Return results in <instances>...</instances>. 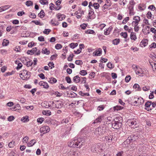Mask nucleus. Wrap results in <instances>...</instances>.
<instances>
[{
  "mask_svg": "<svg viewBox=\"0 0 156 156\" xmlns=\"http://www.w3.org/2000/svg\"><path fill=\"white\" fill-rule=\"evenodd\" d=\"M122 117L120 116L117 117L113 121L112 126L115 129H119L122 125Z\"/></svg>",
  "mask_w": 156,
  "mask_h": 156,
  "instance_id": "f257e3e1",
  "label": "nucleus"
},
{
  "mask_svg": "<svg viewBox=\"0 0 156 156\" xmlns=\"http://www.w3.org/2000/svg\"><path fill=\"white\" fill-rule=\"evenodd\" d=\"M107 130V128L105 126H101L95 129L94 133L97 135H102L105 133Z\"/></svg>",
  "mask_w": 156,
  "mask_h": 156,
  "instance_id": "f03ea898",
  "label": "nucleus"
},
{
  "mask_svg": "<svg viewBox=\"0 0 156 156\" xmlns=\"http://www.w3.org/2000/svg\"><path fill=\"white\" fill-rule=\"evenodd\" d=\"M132 67L133 69L134 70L136 73V74H140L142 75H140L141 76H143V75L142 74L144 73V71H146V69H142L139 66H137L136 65H132Z\"/></svg>",
  "mask_w": 156,
  "mask_h": 156,
  "instance_id": "7ed1b4c3",
  "label": "nucleus"
},
{
  "mask_svg": "<svg viewBox=\"0 0 156 156\" xmlns=\"http://www.w3.org/2000/svg\"><path fill=\"white\" fill-rule=\"evenodd\" d=\"M30 72L27 71L26 70H23L21 71V73L20 74V77L23 80H26L29 79L30 76Z\"/></svg>",
  "mask_w": 156,
  "mask_h": 156,
  "instance_id": "20e7f679",
  "label": "nucleus"
},
{
  "mask_svg": "<svg viewBox=\"0 0 156 156\" xmlns=\"http://www.w3.org/2000/svg\"><path fill=\"white\" fill-rule=\"evenodd\" d=\"M50 103V105H52V107H55L57 108H61L62 107L63 105V103L60 101H55L54 102L51 101Z\"/></svg>",
  "mask_w": 156,
  "mask_h": 156,
  "instance_id": "39448f33",
  "label": "nucleus"
},
{
  "mask_svg": "<svg viewBox=\"0 0 156 156\" xmlns=\"http://www.w3.org/2000/svg\"><path fill=\"white\" fill-rule=\"evenodd\" d=\"M74 142V147L80 148L81 145L83 142L81 139H75Z\"/></svg>",
  "mask_w": 156,
  "mask_h": 156,
  "instance_id": "423d86ee",
  "label": "nucleus"
},
{
  "mask_svg": "<svg viewBox=\"0 0 156 156\" xmlns=\"http://www.w3.org/2000/svg\"><path fill=\"white\" fill-rule=\"evenodd\" d=\"M49 127L48 126H44L40 129V131L43 134H45L48 132L50 131Z\"/></svg>",
  "mask_w": 156,
  "mask_h": 156,
  "instance_id": "0eeeda50",
  "label": "nucleus"
},
{
  "mask_svg": "<svg viewBox=\"0 0 156 156\" xmlns=\"http://www.w3.org/2000/svg\"><path fill=\"white\" fill-rule=\"evenodd\" d=\"M95 17L94 10L91 8H89L88 18L90 19H94Z\"/></svg>",
  "mask_w": 156,
  "mask_h": 156,
  "instance_id": "6e6552de",
  "label": "nucleus"
},
{
  "mask_svg": "<svg viewBox=\"0 0 156 156\" xmlns=\"http://www.w3.org/2000/svg\"><path fill=\"white\" fill-rule=\"evenodd\" d=\"M128 122L129 126H131L132 128H134L137 124L136 122L133 119H130Z\"/></svg>",
  "mask_w": 156,
  "mask_h": 156,
  "instance_id": "1a4fd4ad",
  "label": "nucleus"
},
{
  "mask_svg": "<svg viewBox=\"0 0 156 156\" xmlns=\"http://www.w3.org/2000/svg\"><path fill=\"white\" fill-rule=\"evenodd\" d=\"M138 138V136L133 134L129 136L128 139H129L130 142L135 141Z\"/></svg>",
  "mask_w": 156,
  "mask_h": 156,
  "instance_id": "9d476101",
  "label": "nucleus"
},
{
  "mask_svg": "<svg viewBox=\"0 0 156 156\" xmlns=\"http://www.w3.org/2000/svg\"><path fill=\"white\" fill-rule=\"evenodd\" d=\"M99 145H93L91 147V151L94 153H97L98 151H99L98 149Z\"/></svg>",
  "mask_w": 156,
  "mask_h": 156,
  "instance_id": "9b49d317",
  "label": "nucleus"
},
{
  "mask_svg": "<svg viewBox=\"0 0 156 156\" xmlns=\"http://www.w3.org/2000/svg\"><path fill=\"white\" fill-rule=\"evenodd\" d=\"M150 27L148 26H146L142 29L143 33L144 34H149L150 31L149 30Z\"/></svg>",
  "mask_w": 156,
  "mask_h": 156,
  "instance_id": "f8f14e48",
  "label": "nucleus"
},
{
  "mask_svg": "<svg viewBox=\"0 0 156 156\" xmlns=\"http://www.w3.org/2000/svg\"><path fill=\"white\" fill-rule=\"evenodd\" d=\"M130 142L128 138L124 141L122 144V146L124 148H127L129 147V145Z\"/></svg>",
  "mask_w": 156,
  "mask_h": 156,
  "instance_id": "ddd939ff",
  "label": "nucleus"
},
{
  "mask_svg": "<svg viewBox=\"0 0 156 156\" xmlns=\"http://www.w3.org/2000/svg\"><path fill=\"white\" fill-rule=\"evenodd\" d=\"M147 145L145 144L142 145L140 146L139 148V151L140 152H144L146 150Z\"/></svg>",
  "mask_w": 156,
  "mask_h": 156,
  "instance_id": "4468645a",
  "label": "nucleus"
},
{
  "mask_svg": "<svg viewBox=\"0 0 156 156\" xmlns=\"http://www.w3.org/2000/svg\"><path fill=\"white\" fill-rule=\"evenodd\" d=\"M39 84L40 86H43L45 88L47 89L49 87V85L46 82L41 81L39 82Z\"/></svg>",
  "mask_w": 156,
  "mask_h": 156,
  "instance_id": "2eb2a0df",
  "label": "nucleus"
},
{
  "mask_svg": "<svg viewBox=\"0 0 156 156\" xmlns=\"http://www.w3.org/2000/svg\"><path fill=\"white\" fill-rule=\"evenodd\" d=\"M148 41L147 39H144L140 43V45L142 47H144L147 45Z\"/></svg>",
  "mask_w": 156,
  "mask_h": 156,
  "instance_id": "dca6fc26",
  "label": "nucleus"
},
{
  "mask_svg": "<svg viewBox=\"0 0 156 156\" xmlns=\"http://www.w3.org/2000/svg\"><path fill=\"white\" fill-rule=\"evenodd\" d=\"M102 53V49L101 48L98 49V51H96L93 53V55L94 56H99Z\"/></svg>",
  "mask_w": 156,
  "mask_h": 156,
  "instance_id": "f3484780",
  "label": "nucleus"
},
{
  "mask_svg": "<svg viewBox=\"0 0 156 156\" xmlns=\"http://www.w3.org/2000/svg\"><path fill=\"white\" fill-rule=\"evenodd\" d=\"M37 48H34L31 50H28L27 52V53L28 54L33 55V54L35 52L37 51Z\"/></svg>",
  "mask_w": 156,
  "mask_h": 156,
  "instance_id": "a211bd4d",
  "label": "nucleus"
},
{
  "mask_svg": "<svg viewBox=\"0 0 156 156\" xmlns=\"http://www.w3.org/2000/svg\"><path fill=\"white\" fill-rule=\"evenodd\" d=\"M111 136H108L105 137H103L102 140L105 141H106L107 142H111Z\"/></svg>",
  "mask_w": 156,
  "mask_h": 156,
  "instance_id": "6ab92c4d",
  "label": "nucleus"
},
{
  "mask_svg": "<svg viewBox=\"0 0 156 156\" xmlns=\"http://www.w3.org/2000/svg\"><path fill=\"white\" fill-rule=\"evenodd\" d=\"M103 116H99L94 121V123H97L99 122H100L102 120V118H103Z\"/></svg>",
  "mask_w": 156,
  "mask_h": 156,
  "instance_id": "aec40b11",
  "label": "nucleus"
},
{
  "mask_svg": "<svg viewBox=\"0 0 156 156\" xmlns=\"http://www.w3.org/2000/svg\"><path fill=\"white\" fill-rule=\"evenodd\" d=\"M138 105H141L144 104V101L143 99L141 97L139 98L138 99Z\"/></svg>",
  "mask_w": 156,
  "mask_h": 156,
  "instance_id": "412c9836",
  "label": "nucleus"
},
{
  "mask_svg": "<svg viewBox=\"0 0 156 156\" xmlns=\"http://www.w3.org/2000/svg\"><path fill=\"white\" fill-rule=\"evenodd\" d=\"M73 81L75 82L76 83H79L80 80V78L78 76H76L73 77Z\"/></svg>",
  "mask_w": 156,
  "mask_h": 156,
  "instance_id": "4be33fe9",
  "label": "nucleus"
},
{
  "mask_svg": "<svg viewBox=\"0 0 156 156\" xmlns=\"http://www.w3.org/2000/svg\"><path fill=\"white\" fill-rule=\"evenodd\" d=\"M128 8L129 10V14L131 15H133L134 14L133 11V6H129Z\"/></svg>",
  "mask_w": 156,
  "mask_h": 156,
  "instance_id": "5701e85b",
  "label": "nucleus"
},
{
  "mask_svg": "<svg viewBox=\"0 0 156 156\" xmlns=\"http://www.w3.org/2000/svg\"><path fill=\"white\" fill-rule=\"evenodd\" d=\"M55 121L51 119L50 118H48L46 119V122L48 124H54L55 123Z\"/></svg>",
  "mask_w": 156,
  "mask_h": 156,
  "instance_id": "b1692460",
  "label": "nucleus"
},
{
  "mask_svg": "<svg viewBox=\"0 0 156 156\" xmlns=\"http://www.w3.org/2000/svg\"><path fill=\"white\" fill-rule=\"evenodd\" d=\"M151 101H147L145 104V106L146 107V109L148 111L149 107L151 105Z\"/></svg>",
  "mask_w": 156,
  "mask_h": 156,
  "instance_id": "393cba45",
  "label": "nucleus"
},
{
  "mask_svg": "<svg viewBox=\"0 0 156 156\" xmlns=\"http://www.w3.org/2000/svg\"><path fill=\"white\" fill-rule=\"evenodd\" d=\"M68 146L70 147H74V140L69 141L68 143Z\"/></svg>",
  "mask_w": 156,
  "mask_h": 156,
  "instance_id": "a878e982",
  "label": "nucleus"
},
{
  "mask_svg": "<svg viewBox=\"0 0 156 156\" xmlns=\"http://www.w3.org/2000/svg\"><path fill=\"white\" fill-rule=\"evenodd\" d=\"M65 15L63 14L58 15L57 16V18L59 20L61 21L65 18Z\"/></svg>",
  "mask_w": 156,
  "mask_h": 156,
  "instance_id": "bb28decb",
  "label": "nucleus"
},
{
  "mask_svg": "<svg viewBox=\"0 0 156 156\" xmlns=\"http://www.w3.org/2000/svg\"><path fill=\"white\" fill-rule=\"evenodd\" d=\"M36 143V141L35 140H33L30 141V142L28 144V146L29 147H31L33 145H34Z\"/></svg>",
  "mask_w": 156,
  "mask_h": 156,
  "instance_id": "cd10ccee",
  "label": "nucleus"
},
{
  "mask_svg": "<svg viewBox=\"0 0 156 156\" xmlns=\"http://www.w3.org/2000/svg\"><path fill=\"white\" fill-rule=\"evenodd\" d=\"M42 52L44 54L46 55H49L50 53V51L46 48L43 49Z\"/></svg>",
  "mask_w": 156,
  "mask_h": 156,
  "instance_id": "c85d7f7f",
  "label": "nucleus"
},
{
  "mask_svg": "<svg viewBox=\"0 0 156 156\" xmlns=\"http://www.w3.org/2000/svg\"><path fill=\"white\" fill-rule=\"evenodd\" d=\"M9 43V42L8 40L4 39L3 41L2 45L3 46H7L8 45Z\"/></svg>",
  "mask_w": 156,
  "mask_h": 156,
  "instance_id": "c756f323",
  "label": "nucleus"
},
{
  "mask_svg": "<svg viewBox=\"0 0 156 156\" xmlns=\"http://www.w3.org/2000/svg\"><path fill=\"white\" fill-rule=\"evenodd\" d=\"M21 121L23 122H28L29 121L28 116H26L22 117L21 119Z\"/></svg>",
  "mask_w": 156,
  "mask_h": 156,
  "instance_id": "7c9ffc66",
  "label": "nucleus"
},
{
  "mask_svg": "<svg viewBox=\"0 0 156 156\" xmlns=\"http://www.w3.org/2000/svg\"><path fill=\"white\" fill-rule=\"evenodd\" d=\"M133 88L134 89H136V90L138 91H140L141 89L140 87V86L138 84H135L133 86Z\"/></svg>",
  "mask_w": 156,
  "mask_h": 156,
  "instance_id": "2f4dec72",
  "label": "nucleus"
},
{
  "mask_svg": "<svg viewBox=\"0 0 156 156\" xmlns=\"http://www.w3.org/2000/svg\"><path fill=\"white\" fill-rule=\"evenodd\" d=\"M38 16L41 18H43L44 16V13L43 10H41L38 13Z\"/></svg>",
  "mask_w": 156,
  "mask_h": 156,
  "instance_id": "473e14b6",
  "label": "nucleus"
},
{
  "mask_svg": "<svg viewBox=\"0 0 156 156\" xmlns=\"http://www.w3.org/2000/svg\"><path fill=\"white\" fill-rule=\"evenodd\" d=\"M123 108L120 106H114L113 107L114 110L115 111L116 110L118 111L119 110H120L122 109Z\"/></svg>",
  "mask_w": 156,
  "mask_h": 156,
  "instance_id": "72a5a7b5",
  "label": "nucleus"
},
{
  "mask_svg": "<svg viewBox=\"0 0 156 156\" xmlns=\"http://www.w3.org/2000/svg\"><path fill=\"white\" fill-rule=\"evenodd\" d=\"M49 79V80L48 81L51 83H56L57 82V80L55 78L51 77Z\"/></svg>",
  "mask_w": 156,
  "mask_h": 156,
  "instance_id": "f704fd0d",
  "label": "nucleus"
},
{
  "mask_svg": "<svg viewBox=\"0 0 156 156\" xmlns=\"http://www.w3.org/2000/svg\"><path fill=\"white\" fill-rule=\"evenodd\" d=\"M120 42V39H115L112 41L113 44L114 45H117Z\"/></svg>",
  "mask_w": 156,
  "mask_h": 156,
  "instance_id": "c9c22d12",
  "label": "nucleus"
},
{
  "mask_svg": "<svg viewBox=\"0 0 156 156\" xmlns=\"http://www.w3.org/2000/svg\"><path fill=\"white\" fill-rule=\"evenodd\" d=\"M130 38L132 40L135 41L136 39V37L135 34H134V33L131 34L130 35Z\"/></svg>",
  "mask_w": 156,
  "mask_h": 156,
  "instance_id": "e433bc0d",
  "label": "nucleus"
},
{
  "mask_svg": "<svg viewBox=\"0 0 156 156\" xmlns=\"http://www.w3.org/2000/svg\"><path fill=\"white\" fill-rule=\"evenodd\" d=\"M42 113L44 115H50L51 114V112L48 110L44 111Z\"/></svg>",
  "mask_w": 156,
  "mask_h": 156,
  "instance_id": "4c0bfd02",
  "label": "nucleus"
},
{
  "mask_svg": "<svg viewBox=\"0 0 156 156\" xmlns=\"http://www.w3.org/2000/svg\"><path fill=\"white\" fill-rule=\"evenodd\" d=\"M40 2L43 5H47L48 4V2L47 0H40Z\"/></svg>",
  "mask_w": 156,
  "mask_h": 156,
  "instance_id": "58836bf2",
  "label": "nucleus"
},
{
  "mask_svg": "<svg viewBox=\"0 0 156 156\" xmlns=\"http://www.w3.org/2000/svg\"><path fill=\"white\" fill-rule=\"evenodd\" d=\"M75 152L73 150L70 151L68 153V156H74Z\"/></svg>",
  "mask_w": 156,
  "mask_h": 156,
  "instance_id": "ea45409f",
  "label": "nucleus"
},
{
  "mask_svg": "<svg viewBox=\"0 0 156 156\" xmlns=\"http://www.w3.org/2000/svg\"><path fill=\"white\" fill-rule=\"evenodd\" d=\"M85 33L87 34H94L95 32L93 30H88L85 31Z\"/></svg>",
  "mask_w": 156,
  "mask_h": 156,
  "instance_id": "a19ab883",
  "label": "nucleus"
},
{
  "mask_svg": "<svg viewBox=\"0 0 156 156\" xmlns=\"http://www.w3.org/2000/svg\"><path fill=\"white\" fill-rule=\"evenodd\" d=\"M51 24L53 26H58V22H56L55 23L54 22L53 19H52L51 21Z\"/></svg>",
  "mask_w": 156,
  "mask_h": 156,
  "instance_id": "79ce46f5",
  "label": "nucleus"
},
{
  "mask_svg": "<svg viewBox=\"0 0 156 156\" xmlns=\"http://www.w3.org/2000/svg\"><path fill=\"white\" fill-rule=\"evenodd\" d=\"M133 20L134 21L139 22L140 20V17L138 16H136L133 18Z\"/></svg>",
  "mask_w": 156,
  "mask_h": 156,
  "instance_id": "37998d69",
  "label": "nucleus"
},
{
  "mask_svg": "<svg viewBox=\"0 0 156 156\" xmlns=\"http://www.w3.org/2000/svg\"><path fill=\"white\" fill-rule=\"evenodd\" d=\"M15 142L13 141H12L10 142L8 146L10 148H12L14 146Z\"/></svg>",
  "mask_w": 156,
  "mask_h": 156,
  "instance_id": "c03bdc74",
  "label": "nucleus"
},
{
  "mask_svg": "<svg viewBox=\"0 0 156 156\" xmlns=\"http://www.w3.org/2000/svg\"><path fill=\"white\" fill-rule=\"evenodd\" d=\"M150 63L153 69H154L155 70H156V63L154 62H150Z\"/></svg>",
  "mask_w": 156,
  "mask_h": 156,
  "instance_id": "a18cd8bd",
  "label": "nucleus"
},
{
  "mask_svg": "<svg viewBox=\"0 0 156 156\" xmlns=\"http://www.w3.org/2000/svg\"><path fill=\"white\" fill-rule=\"evenodd\" d=\"M69 94V97L71 98H74L76 97L77 96V94L73 92H71Z\"/></svg>",
  "mask_w": 156,
  "mask_h": 156,
  "instance_id": "49530a36",
  "label": "nucleus"
},
{
  "mask_svg": "<svg viewBox=\"0 0 156 156\" xmlns=\"http://www.w3.org/2000/svg\"><path fill=\"white\" fill-rule=\"evenodd\" d=\"M79 94L80 95L82 96H89V94L88 93H83L82 91H80L79 92Z\"/></svg>",
  "mask_w": 156,
  "mask_h": 156,
  "instance_id": "de8ad7c7",
  "label": "nucleus"
},
{
  "mask_svg": "<svg viewBox=\"0 0 156 156\" xmlns=\"http://www.w3.org/2000/svg\"><path fill=\"white\" fill-rule=\"evenodd\" d=\"M73 56L74 55H73V54H70L67 58L68 61L70 62L72 61L73 60Z\"/></svg>",
  "mask_w": 156,
  "mask_h": 156,
  "instance_id": "09e8293b",
  "label": "nucleus"
},
{
  "mask_svg": "<svg viewBox=\"0 0 156 156\" xmlns=\"http://www.w3.org/2000/svg\"><path fill=\"white\" fill-rule=\"evenodd\" d=\"M80 74L82 76H85L87 74V72L85 70H82L80 72Z\"/></svg>",
  "mask_w": 156,
  "mask_h": 156,
  "instance_id": "8fccbe9b",
  "label": "nucleus"
},
{
  "mask_svg": "<svg viewBox=\"0 0 156 156\" xmlns=\"http://www.w3.org/2000/svg\"><path fill=\"white\" fill-rule=\"evenodd\" d=\"M33 3L31 1H27L26 2V5L28 6L33 5Z\"/></svg>",
  "mask_w": 156,
  "mask_h": 156,
  "instance_id": "3c124183",
  "label": "nucleus"
},
{
  "mask_svg": "<svg viewBox=\"0 0 156 156\" xmlns=\"http://www.w3.org/2000/svg\"><path fill=\"white\" fill-rule=\"evenodd\" d=\"M120 35L124 38H126L127 37V34L126 32H122Z\"/></svg>",
  "mask_w": 156,
  "mask_h": 156,
  "instance_id": "603ef678",
  "label": "nucleus"
},
{
  "mask_svg": "<svg viewBox=\"0 0 156 156\" xmlns=\"http://www.w3.org/2000/svg\"><path fill=\"white\" fill-rule=\"evenodd\" d=\"M129 20V18L128 17H126L122 21V23L123 24H125Z\"/></svg>",
  "mask_w": 156,
  "mask_h": 156,
  "instance_id": "864d4df0",
  "label": "nucleus"
},
{
  "mask_svg": "<svg viewBox=\"0 0 156 156\" xmlns=\"http://www.w3.org/2000/svg\"><path fill=\"white\" fill-rule=\"evenodd\" d=\"M29 16L30 18H36V15L35 13L30 12L29 14Z\"/></svg>",
  "mask_w": 156,
  "mask_h": 156,
  "instance_id": "5fc2aeb1",
  "label": "nucleus"
},
{
  "mask_svg": "<svg viewBox=\"0 0 156 156\" xmlns=\"http://www.w3.org/2000/svg\"><path fill=\"white\" fill-rule=\"evenodd\" d=\"M75 63L76 64L79 65H81L83 64V62L81 60H76Z\"/></svg>",
  "mask_w": 156,
  "mask_h": 156,
  "instance_id": "6e6d98bb",
  "label": "nucleus"
},
{
  "mask_svg": "<svg viewBox=\"0 0 156 156\" xmlns=\"http://www.w3.org/2000/svg\"><path fill=\"white\" fill-rule=\"evenodd\" d=\"M33 63L32 62H31V61H29L27 62L26 63V65L27 67H29L30 66H31L32 65Z\"/></svg>",
  "mask_w": 156,
  "mask_h": 156,
  "instance_id": "4d7b16f0",
  "label": "nucleus"
},
{
  "mask_svg": "<svg viewBox=\"0 0 156 156\" xmlns=\"http://www.w3.org/2000/svg\"><path fill=\"white\" fill-rule=\"evenodd\" d=\"M32 22L33 23H34L36 25H43L42 23L41 24V23H40V22L38 20H37V21L33 20L32 21Z\"/></svg>",
  "mask_w": 156,
  "mask_h": 156,
  "instance_id": "13d9d810",
  "label": "nucleus"
},
{
  "mask_svg": "<svg viewBox=\"0 0 156 156\" xmlns=\"http://www.w3.org/2000/svg\"><path fill=\"white\" fill-rule=\"evenodd\" d=\"M93 6L94 7V8L95 9H98L99 7V4L97 3H94V4L93 5Z\"/></svg>",
  "mask_w": 156,
  "mask_h": 156,
  "instance_id": "bf43d9fd",
  "label": "nucleus"
},
{
  "mask_svg": "<svg viewBox=\"0 0 156 156\" xmlns=\"http://www.w3.org/2000/svg\"><path fill=\"white\" fill-rule=\"evenodd\" d=\"M124 152L123 151L118 152L116 155L117 156H123Z\"/></svg>",
  "mask_w": 156,
  "mask_h": 156,
  "instance_id": "052dcab7",
  "label": "nucleus"
},
{
  "mask_svg": "<svg viewBox=\"0 0 156 156\" xmlns=\"http://www.w3.org/2000/svg\"><path fill=\"white\" fill-rule=\"evenodd\" d=\"M55 47L56 49H61L62 48V46L61 44H57L55 45Z\"/></svg>",
  "mask_w": 156,
  "mask_h": 156,
  "instance_id": "680f3d73",
  "label": "nucleus"
},
{
  "mask_svg": "<svg viewBox=\"0 0 156 156\" xmlns=\"http://www.w3.org/2000/svg\"><path fill=\"white\" fill-rule=\"evenodd\" d=\"M44 119L43 118H38L37 119V121L38 122L42 123L44 121Z\"/></svg>",
  "mask_w": 156,
  "mask_h": 156,
  "instance_id": "e2e57ef3",
  "label": "nucleus"
},
{
  "mask_svg": "<svg viewBox=\"0 0 156 156\" xmlns=\"http://www.w3.org/2000/svg\"><path fill=\"white\" fill-rule=\"evenodd\" d=\"M14 50L16 51L20 52L21 50L20 47L19 46H16Z\"/></svg>",
  "mask_w": 156,
  "mask_h": 156,
  "instance_id": "0e129e2a",
  "label": "nucleus"
},
{
  "mask_svg": "<svg viewBox=\"0 0 156 156\" xmlns=\"http://www.w3.org/2000/svg\"><path fill=\"white\" fill-rule=\"evenodd\" d=\"M107 67L110 69L114 67V66L110 62H109L107 64Z\"/></svg>",
  "mask_w": 156,
  "mask_h": 156,
  "instance_id": "69168bd1",
  "label": "nucleus"
},
{
  "mask_svg": "<svg viewBox=\"0 0 156 156\" xmlns=\"http://www.w3.org/2000/svg\"><path fill=\"white\" fill-rule=\"evenodd\" d=\"M104 108V107L103 106V105H101L100 106H98V107L97 109L99 111H101V110H103Z\"/></svg>",
  "mask_w": 156,
  "mask_h": 156,
  "instance_id": "338daca9",
  "label": "nucleus"
},
{
  "mask_svg": "<svg viewBox=\"0 0 156 156\" xmlns=\"http://www.w3.org/2000/svg\"><path fill=\"white\" fill-rule=\"evenodd\" d=\"M149 47L150 48H155L156 47V43H153L149 46Z\"/></svg>",
  "mask_w": 156,
  "mask_h": 156,
  "instance_id": "774afa93",
  "label": "nucleus"
}]
</instances>
